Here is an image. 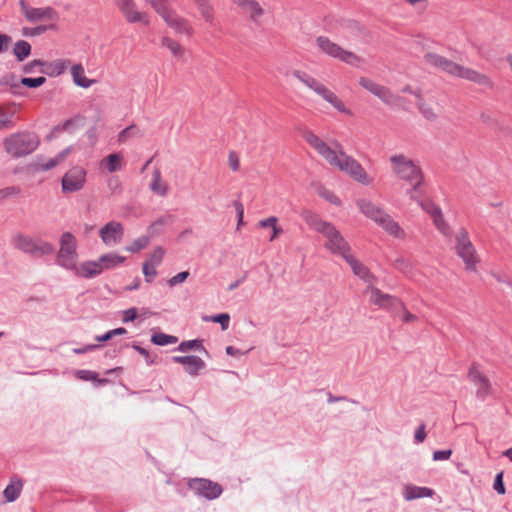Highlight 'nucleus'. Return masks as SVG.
I'll use <instances>...</instances> for the list:
<instances>
[{
	"label": "nucleus",
	"mask_w": 512,
	"mask_h": 512,
	"mask_svg": "<svg viewBox=\"0 0 512 512\" xmlns=\"http://www.w3.org/2000/svg\"><path fill=\"white\" fill-rule=\"evenodd\" d=\"M13 54L18 62H23L31 54V45L25 40H19L14 44Z\"/></svg>",
	"instance_id": "f704fd0d"
},
{
	"label": "nucleus",
	"mask_w": 512,
	"mask_h": 512,
	"mask_svg": "<svg viewBox=\"0 0 512 512\" xmlns=\"http://www.w3.org/2000/svg\"><path fill=\"white\" fill-rule=\"evenodd\" d=\"M434 494V490L428 487H420L415 485H407L404 490V498L407 501L431 497Z\"/></svg>",
	"instance_id": "bb28decb"
},
{
	"label": "nucleus",
	"mask_w": 512,
	"mask_h": 512,
	"mask_svg": "<svg viewBox=\"0 0 512 512\" xmlns=\"http://www.w3.org/2000/svg\"><path fill=\"white\" fill-rule=\"evenodd\" d=\"M76 271L79 276L85 279H91L99 276L104 271V268L100 263L99 257L97 260L84 261Z\"/></svg>",
	"instance_id": "4be33fe9"
},
{
	"label": "nucleus",
	"mask_w": 512,
	"mask_h": 512,
	"mask_svg": "<svg viewBox=\"0 0 512 512\" xmlns=\"http://www.w3.org/2000/svg\"><path fill=\"white\" fill-rule=\"evenodd\" d=\"M126 258L115 252H109L100 256V263L103 265L105 270H112L121 266L125 262Z\"/></svg>",
	"instance_id": "c85d7f7f"
},
{
	"label": "nucleus",
	"mask_w": 512,
	"mask_h": 512,
	"mask_svg": "<svg viewBox=\"0 0 512 512\" xmlns=\"http://www.w3.org/2000/svg\"><path fill=\"white\" fill-rule=\"evenodd\" d=\"M323 99L325 101H327L328 103H330L339 112L351 115V111L346 108L344 103L331 90L325 95V97Z\"/></svg>",
	"instance_id": "79ce46f5"
},
{
	"label": "nucleus",
	"mask_w": 512,
	"mask_h": 512,
	"mask_svg": "<svg viewBox=\"0 0 512 512\" xmlns=\"http://www.w3.org/2000/svg\"><path fill=\"white\" fill-rule=\"evenodd\" d=\"M165 255V250L161 246H157L153 252L149 255V258L146 262L151 265L158 266L161 264L163 257Z\"/></svg>",
	"instance_id": "49530a36"
},
{
	"label": "nucleus",
	"mask_w": 512,
	"mask_h": 512,
	"mask_svg": "<svg viewBox=\"0 0 512 512\" xmlns=\"http://www.w3.org/2000/svg\"><path fill=\"white\" fill-rule=\"evenodd\" d=\"M39 143L38 136L31 132L13 133L3 141L5 151L13 158L31 154L37 149Z\"/></svg>",
	"instance_id": "7ed1b4c3"
},
{
	"label": "nucleus",
	"mask_w": 512,
	"mask_h": 512,
	"mask_svg": "<svg viewBox=\"0 0 512 512\" xmlns=\"http://www.w3.org/2000/svg\"><path fill=\"white\" fill-rule=\"evenodd\" d=\"M157 266L151 265L148 262H144L142 266V271L145 276V281L151 283L154 277L157 275Z\"/></svg>",
	"instance_id": "3c124183"
},
{
	"label": "nucleus",
	"mask_w": 512,
	"mask_h": 512,
	"mask_svg": "<svg viewBox=\"0 0 512 512\" xmlns=\"http://www.w3.org/2000/svg\"><path fill=\"white\" fill-rule=\"evenodd\" d=\"M303 139L314 148L326 161L334 159L335 150L330 148L323 140L309 129H304L301 133Z\"/></svg>",
	"instance_id": "f3484780"
},
{
	"label": "nucleus",
	"mask_w": 512,
	"mask_h": 512,
	"mask_svg": "<svg viewBox=\"0 0 512 512\" xmlns=\"http://www.w3.org/2000/svg\"><path fill=\"white\" fill-rule=\"evenodd\" d=\"M86 137L90 142L91 146H94L98 140L97 128L95 126L91 127L86 132Z\"/></svg>",
	"instance_id": "774afa93"
},
{
	"label": "nucleus",
	"mask_w": 512,
	"mask_h": 512,
	"mask_svg": "<svg viewBox=\"0 0 512 512\" xmlns=\"http://www.w3.org/2000/svg\"><path fill=\"white\" fill-rule=\"evenodd\" d=\"M69 65L70 61L68 59H56L51 62L42 60V67L39 69V72L49 77H57L63 74Z\"/></svg>",
	"instance_id": "aec40b11"
},
{
	"label": "nucleus",
	"mask_w": 512,
	"mask_h": 512,
	"mask_svg": "<svg viewBox=\"0 0 512 512\" xmlns=\"http://www.w3.org/2000/svg\"><path fill=\"white\" fill-rule=\"evenodd\" d=\"M151 238L149 234L141 236L128 245L125 250L130 253H138L149 245Z\"/></svg>",
	"instance_id": "ea45409f"
},
{
	"label": "nucleus",
	"mask_w": 512,
	"mask_h": 512,
	"mask_svg": "<svg viewBox=\"0 0 512 512\" xmlns=\"http://www.w3.org/2000/svg\"><path fill=\"white\" fill-rule=\"evenodd\" d=\"M228 163H229L230 168L233 171L236 172V171L239 170V168H240V161H239V157H238L236 152H234V151H230L229 152Z\"/></svg>",
	"instance_id": "680f3d73"
},
{
	"label": "nucleus",
	"mask_w": 512,
	"mask_h": 512,
	"mask_svg": "<svg viewBox=\"0 0 512 512\" xmlns=\"http://www.w3.org/2000/svg\"><path fill=\"white\" fill-rule=\"evenodd\" d=\"M137 131V128L135 125H130L128 127H126L125 129H123L119 135H118V141L120 143H123L127 140V138L133 134V132Z\"/></svg>",
	"instance_id": "0e129e2a"
},
{
	"label": "nucleus",
	"mask_w": 512,
	"mask_h": 512,
	"mask_svg": "<svg viewBox=\"0 0 512 512\" xmlns=\"http://www.w3.org/2000/svg\"><path fill=\"white\" fill-rule=\"evenodd\" d=\"M20 192H21L20 188H18L16 186H9V187L0 189V202L10 196L18 195Z\"/></svg>",
	"instance_id": "6e6d98bb"
},
{
	"label": "nucleus",
	"mask_w": 512,
	"mask_h": 512,
	"mask_svg": "<svg viewBox=\"0 0 512 512\" xmlns=\"http://www.w3.org/2000/svg\"><path fill=\"white\" fill-rule=\"evenodd\" d=\"M203 368H205L204 361L200 357L192 355L190 361L187 362V365L184 369L190 375H197L198 372Z\"/></svg>",
	"instance_id": "37998d69"
},
{
	"label": "nucleus",
	"mask_w": 512,
	"mask_h": 512,
	"mask_svg": "<svg viewBox=\"0 0 512 512\" xmlns=\"http://www.w3.org/2000/svg\"><path fill=\"white\" fill-rule=\"evenodd\" d=\"M423 58L426 64L439 69L440 71H443L448 60V58L433 52H427Z\"/></svg>",
	"instance_id": "e433bc0d"
},
{
	"label": "nucleus",
	"mask_w": 512,
	"mask_h": 512,
	"mask_svg": "<svg viewBox=\"0 0 512 512\" xmlns=\"http://www.w3.org/2000/svg\"><path fill=\"white\" fill-rule=\"evenodd\" d=\"M123 319L122 321L124 323L131 322L136 319L137 317V309L136 308H129L125 311H123Z\"/></svg>",
	"instance_id": "338daca9"
},
{
	"label": "nucleus",
	"mask_w": 512,
	"mask_h": 512,
	"mask_svg": "<svg viewBox=\"0 0 512 512\" xmlns=\"http://www.w3.org/2000/svg\"><path fill=\"white\" fill-rule=\"evenodd\" d=\"M172 221H173L172 215L161 216L149 225L147 232L151 237H154L161 233L162 226H164L168 223H171Z\"/></svg>",
	"instance_id": "4c0bfd02"
},
{
	"label": "nucleus",
	"mask_w": 512,
	"mask_h": 512,
	"mask_svg": "<svg viewBox=\"0 0 512 512\" xmlns=\"http://www.w3.org/2000/svg\"><path fill=\"white\" fill-rule=\"evenodd\" d=\"M468 377L478 388L476 395L480 399H485L490 393V381L489 379L479 370V365L473 363L469 369Z\"/></svg>",
	"instance_id": "a211bd4d"
},
{
	"label": "nucleus",
	"mask_w": 512,
	"mask_h": 512,
	"mask_svg": "<svg viewBox=\"0 0 512 512\" xmlns=\"http://www.w3.org/2000/svg\"><path fill=\"white\" fill-rule=\"evenodd\" d=\"M11 244L15 249L35 258L51 255L55 252V247L50 242L20 232L12 236Z\"/></svg>",
	"instance_id": "39448f33"
},
{
	"label": "nucleus",
	"mask_w": 512,
	"mask_h": 512,
	"mask_svg": "<svg viewBox=\"0 0 512 512\" xmlns=\"http://www.w3.org/2000/svg\"><path fill=\"white\" fill-rule=\"evenodd\" d=\"M442 72L456 78L473 82L488 89L494 88V82L488 75L455 63L449 59L447 60Z\"/></svg>",
	"instance_id": "423d86ee"
},
{
	"label": "nucleus",
	"mask_w": 512,
	"mask_h": 512,
	"mask_svg": "<svg viewBox=\"0 0 512 512\" xmlns=\"http://www.w3.org/2000/svg\"><path fill=\"white\" fill-rule=\"evenodd\" d=\"M99 236L105 245H117L122 241L124 236V227L122 223L118 221H110L101 227Z\"/></svg>",
	"instance_id": "2eb2a0df"
},
{
	"label": "nucleus",
	"mask_w": 512,
	"mask_h": 512,
	"mask_svg": "<svg viewBox=\"0 0 512 512\" xmlns=\"http://www.w3.org/2000/svg\"><path fill=\"white\" fill-rule=\"evenodd\" d=\"M19 6L22 14L25 16L27 21L34 23L42 20L58 21L59 14L57 11L48 6L42 8H34L28 5L26 0H19Z\"/></svg>",
	"instance_id": "ddd939ff"
},
{
	"label": "nucleus",
	"mask_w": 512,
	"mask_h": 512,
	"mask_svg": "<svg viewBox=\"0 0 512 512\" xmlns=\"http://www.w3.org/2000/svg\"><path fill=\"white\" fill-rule=\"evenodd\" d=\"M210 321L219 323L221 325L222 330H226L230 324V316L227 313H220L213 315L209 318Z\"/></svg>",
	"instance_id": "8fccbe9b"
},
{
	"label": "nucleus",
	"mask_w": 512,
	"mask_h": 512,
	"mask_svg": "<svg viewBox=\"0 0 512 512\" xmlns=\"http://www.w3.org/2000/svg\"><path fill=\"white\" fill-rule=\"evenodd\" d=\"M116 4L125 19L129 23L142 22L145 25L149 24V19L146 13L139 12L136 9L134 0H116Z\"/></svg>",
	"instance_id": "dca6fc26"
},
{
	"label": "nucleus",
	"mask_w": 512,
	"mask_h": 512,
	"mask_svg": "<svg viewBox=\"0 0 512 512\" xmlns=\"http://www.w3.org/2000/svg\"><path fill=\"white\" fill-rule=\"evenodd\" d=\"M390 163L394 174L401 180L410 184L411 188L407 190L409 198H416V193L424 182L422 169L412 159L404 154H395L390 157Z\"/></svg>",
	"instance_id": "f03ea898"
},
{
	"label": "nucleus",
	"mask_w": 512,
	"mask_h": 512,
	"mask_svg": "<svg viewBox=\"0 0 512 512\" xmlns=\"http://www.w3.org/2000/svg\"><path fill=\"white\" fill-rule=\"evenodd\" d=\"M163 20L178 33L188 34L189 28L187 22L173 12H169Z\"/></svg>",
	"instance_id": "cd10ccee"
},
{
	"label": "nucleus",
	"mask_w": 512,
	"mask_h": 512,
	"mask_svg": "<svg viewBox=\"0 0 512 512\" xmlns=\"http://www.w3.org/2000/svg\"><path fill=\"white\" fill-rule=\"evenodd\" d=\"M75 375L80 380L93 381L95 387L103 386L109 382L106 378H99L98 373L91 370H78Z\"/></svg>",
	"instance_id": "72a5a7b5"
},
{
	"label": "nucleus",
	"mask_w": 512,
	"mask_h": 512,
	"mask_svg": "<svg viewBox=\"0 0 512 512\" xmlns=\"http://www.w3.org/2000/svg\"><path fill=\"white\" fill-rule=\"evenodd\" d=\"M233 206L235 208V211H236V214H237V229L240 228V226L244 223L243 222V218H244V206L243 204L238 201V200H235L233 202Z\"/></svg>",
	"instance_id": "4d7b16f0"
},
{
	"label": "nucleus",
	"mask_w": 512,
	"mask_h": 512,
	"mask_svg": "<svg viewBox=\"0 0 512 512\" xmlns=\"http://www.w3.org/2000/svg\"><path fill=\"white\" fill-rule=\"evenodd\" d=\"M55 28H56L55 24L39 25V26L32 27V28L24 27L22 29V34L26 37H34V36H38V35L45 33L47 30H51V29H55Z\"/></svg>",
	"instance_id": "a18cd8bd"
},
{
	"label": "nucleus",
	"mask_w": 512,
	"mask_h": 512,
	"mask_svg": "<svg viewBox=\"0 0 512 512\" xmlns=\"http://www.w3.org/2000/svg\"><path fill=\"white\" fill-rule=\"evenodd\" d=\"M359 85L373 95H375L378 89L381 87L380 84L374 82L373 80L367 77H361L359 79Z\"/></svg>",
	"instance_id": "de8ad7c7"
},
{
	"label": "nucleus",
	"mask_w": 512,
	"mask_h": 512,
	"mask_svg": "<svg viewBox=\"0 0 512 512\" xmlns=\"http://www.w3.org/2000/svg\"><path fill=\"white\" fill-rule=\"evenodd\" d=\"M327 162L331 166L337 167L339 170L348 173L356 181L362 184L367 185L370 183L368 175L363 167L354 158L348 156L342 151L339 154L335 151L334 159L327 160Z\"/></svg>",
	"instance_id": "6e6552de"
},
{
	"label": "nucleus",
	"mask_w": 512,
	"mask_h": 512,
	"mask_svg": "<svg viewBox=\"0 0 512 512\" xmlns=\"http://www.w3.org/2000/svg\"><path fill=\"white\" fill-rule=\"evenodd\" d=\"M71 74L74 83L82 88H89L95 80L84 76V68L81 64H75L71 67Z\"/></svg>",
	"instance_id": "c756f323"
},
{
	"label": "nucleus",
	"mask_w": 512,
	"mask_h": 512,
	"mask_svg": "<svg viewBox=\"0 0 512 512\" xmlns=\"http://www.w3.org/2000/svg\"><path fill=\"white\" fill-rule=\"evenodd\" d=\"M78 254L77 241L70 232H64L60 237V248L57 253L56 263L66 270L76 271Z\"/></svg>",
	"instance_id": "0eeeda50"
},
{
	"label": "nucleus",
	"mask_w": 512,
	"mask_h": 512,
	"mask_svg": "<svg viewBox=\"0 0 512 512\" xmlns=\"http://www.w3.org/2000/svg\"><path fill=\"white\" fill-rule=\"evenodd\" d=\"M302 219L315 231L321 233L326 239V248L333 254L346 258L350 254V246L339 230L330 223L322 220L311 210L301 212Z\"/></svg>",
	"instance_id": "f257e3e1"
},
{
	"label": "nucleus",
	"mask_w": 512,
	"mask_h": 512,
	"mask_svg": "<svg viewBox=\"0 0 512 512\" xmlns=\"http://www.w3.org/2000/svg\"><path fill=\"white\" fill-rule=\"evenodd\" d=\"M86 175L87 172L83 167H72L62 177V191L64 193H73L81 190L86 183Z\"/></svg>",
	"instance_id": "4468645a"
},
{
	"label": "nucleus",
	"mask_w": 512,
	"mask_h": 512,
	"mask_svg": "<svg viewBox=\"0 0 512 512\" xmlns=\"http://www.w3.org/2000/svg\"><path fill=\"white\" fill-rule=\"evenodd\" d=\"M318 48L326 55L339 59L340 61L353 64L359 61V57L354 53L343 49L337 43L331 41L326 36H319L316 39Z\"/></svg>",
	"instance_id": "1a4fd4ad"
},
{
	"label": "nucleus",
	"mask_w": 512,
	"mask_h": 512,
	"mask_svg": "<svg viewBox=\"0 0 512 512\" xmlns=\"http://www.w3.org/2000/svg\"><path fill=\"white\" fill-rule=\"evenodd\" d=\"M232 2L244 11L249 12L250 19L253 22H257L258 18L264 14L263 8L256 0H232Z\"/></svg>",
	"instance_id": "b1692460"
},
{
	"label": "nucleus",
	"mask_w": 512,
	"mask_h": 512,
	"mask_svg": "<svg viewBox=\"0 0 512 512\" xmlns=\"http://www.w3.org/2000/svg\"><path fill=\"white\" fill-rule=\"evenodd\" d=\"M154 10L164 18L170 11L165 5L166 0H148Z\"/></svg>",
	"instance_id": "603ef678"
},
{
	"label": "nucleus",
	"mask_w": 512,
	"mask_h": 512,
	"mask_svg": "<svg viewBox=\"0 0 512 512\" xmlns=\"http://www.w3.org/2000/svg\"><path fill=\"white\" fill-rule=\"evenodd\" d=\"M451 449L446 450H436L433 452V460L434 461H441V460H448L452 455Z\"/></svg>",
	"instance_id": "e2e57ef3"
},
{
	"label": "nucleus",
	"mask_w": 512,
	"mask_h": 512,
	"mask_svg": "<svg viewBox=\"0 0 512 512\" xmlns=\"http://www.w3.org/2000/svg\"><path fill=\"white\" fill-rule=\"evenodd\" d=\"M345 261L350 265L353 273L358 276L360 279L367 283H371L374 276L371 274L369 269L360 261L355 259L353 255L349 254L346 258H344Z\"/></svg>",
	"instance_id": "5701e85b"
},
{
	"label": "nucleus",
	"mask_w": 512,
	"mask_h": 512,
	"mask_svg": "<svg viewBox=\"0 0 512 512\" xmlns=\"http://www.w3.org/2000/svg\"><path fill=\"white\" fill-rule=\"evenodd\" d=\"M357 205L366 217L375 221L389 234L397 238L404 236V231L400 225L395 222L389 214L371 201L361 199L357 201Z\"/></svg>",
	"instance_id": "20e7f679"
},
{
	"label": "nucleus",
	"mask_w": 512,
	"mask_h": 512,
	"mask_svg": "<svg viewBox=\"0 0 512 512\" xmlns=\"http://www.w3.org/2000/svg\"><path fill=\"white\" fill-rule=\"evenodd\" d=\"M188 488L194 492L198 497H203L207 500H214L218 498L223 488L219 483L213 482L205 478H193L187 483Z\"/></svg>",
	"instance_id": "9d476101"
},
{
	"label": "nucleus",
	"mask_w": 512,
	"mask_h": 512,
	"mask_svg": "<svg viewBox=\"0 0 512 512\" xmlns=\"http://www.w3.org/2000/svg\"><path fill=\"white\" fill-rule=\"evenodd\" d=\"M151 342L158 346H166L169 344H176L178 342V338L173 335L158 332L152 335Z\"/></svg>",
	"instance_id": "a19ab883"
},
{
	"label": "nucleus",
	"mask_w": 512,
	"mask_h": 512,
	"mask_svg": "<svg viewBox=\"0 0 512 512\" xmlns=\"http://www.w3.org/2000/svg\"><path fill=\"white\" fill-rule=\"evenodd\" d=\"M293 76L297 78L299 81H301L305 86L313 90L315 93H317L322 98L325 97V95L330 91L325 85L320 83L317 79L310 76L309 74L300 71V70H294Z\"/></svg>",
	"instance_id": "6ab92c4d"
},
{
	"label": "nucleus",
	"mask_w": 512,
	"mask_h": 512,
	"mask_svg": "<svg viewBox=\"0 0 512 512\" xmlns=\"http://www.w3.org/2000/svg\"><path fill=\"white\" fill-rule=\"evenodd\" d=\"M103 163L106 166V169L108 172L113 173L121 169L122 167V157L118 153H113L108 155L104 160Z\"/></svg>",
	"instance_id": "58836bf2"
},
{
	"label": "nucleus",
	"mask_w": 512,
	"mask_h": 512,
	"mask_svg": "<svg viewBox=\"0 0 512 512\" xmlns=\"http://www.w3.org/2000/svg\"><path fill=\"white\" fill-rule=\"evenodd\" d=\"M161 43L162 46L168 48L176 57H181L184 54V48L177 41L169 37H163Z\"/></svg>",
	"instance_id": "c03bdc74"
},
{
	"label": "nucleus",
	"mask_w": 512,
	"mask_h": 512,
	"mask_svg": "<svg viewBox=\"0 0 512 512\" xmlns=\"http://www.w3.org/2000/svg\"><path fill=\"white\" fill-rule=\"evenodd\" d=\"M150 189L160 196H165L168 192V187L161 183V172L158 168H155L152 173Z\"/></svg>",
	"instance_id": "c9c22d12"
},
{
	"label": "nucleus",
	"mask_w": 512,
	"mask_h": 512,
	"mask_svg": "<svg viewBox=\"0 0 512 512\" xmlns=\"http://www.w3.org/2000/svg\"><path fill=\"white\" fill-rule=\"evenodd\" d=\"M189 275H190L189 271H182V272L176 274L175 276L171 277L167 283L170 287H174L178 284L185 282L187 280V278L189 277Z\"/></svg>",
	"instance_id": "5fc2aeb1"
},
{
	"label": "nucleus",
	"mask_w": 512,
	"mask_h": 512,
	"mask_svg": "<svg viewBox=\"0 0 512 512\" xmlns=\"http://www.w3.org/2000/svg\"><path fill=\"white\" fill-rule=\"evenodd\" d=\"M23 488V480L14 475L10 478V483L3 491L4 498L7 502H14L21 494Z\"/></svg>",
	"instance_id": "393cba45"
},
{
	"label": "nucleus",
	"mask_w": 512,
	"mask_h": 512,
	"mask_svg": "<svg viewBox=\"0 0 512 512\" xmlns=\"http://www.w3.org/2000/svg\"><path fill=\"white\" fill-rule=\"evenodd\" d=\"M46 82V78L43 76L37 78L23 77L20 80V83L28 88H38L42 86Z\"/></svg>",
	"instance_id": "09e8293b"
},
{
	"label": "nucleus",
	"mask_w": 512,
	"mask_h": 512,
	"mask_svg": "<svg viewBox=\"0 0 512 512\" xmlns=\"http://www.w3.org/2000/svg\"><path fill=\"white\" fill-rule=\"evenodd\" d=\"M41 67H42V60H33V61H30L29 63L23 65L22 71L26 74H31V73H34L37 68L39 70Z\"/></svg>",
	"instance_id": "052dcab7"
},
{
	"label": "nucleus",
	"mask_w": 512,
	"mask_h": 512,
	"mask_svg": "<svg viewBox=\"0 0 512 512\" xmlns=\"http://www.w3.org/2000/svg\"><path fill=\"white\" fill-rule=\"evenodd\" d=\"M85 117L81 114H77L72 118L65 120L64 122L54 126L52 132H68L73 133L77 128L84 125Z\"/></svg>",
	"instance_id": "a878e982"
},
{
	"label": "nucleus",
	"mask_w": 512,
	"mask_h": 512,
	"mask_svg": "<svg viewBox=\"0 0 512 512\" xmlns=\"http://www.w3.org/2000/svg\"><path fill=\"white\" fill-rule=\"evenodd\" d=\"M378 97L384 104L388 106H396L402 100L398 95H395L389 88L381 85L377 93L374 95Z\"/></svg>",
	"instance_id": "2f4dec72"
},
{
	"label": "nucleus",
	"mask_w": 512,
	"mask_h": 512,
	"mask_svg": "<svg viewBox=\"0 0 512 512\" xmlns=\"http://www.w3.org/2000/svg\"><path fill=\"white\" fill-rule=\"evenodd\" d=\"M203 342V339L182 341L176 348L173 349V352H186L187 350H194L195 352H207Z\"/></svg>",
	"instance_id": "473e14b6"
},
{
	"label": "nucleus",
	"mask_w": 512,
	"mask_h": 512,
	"mask_svg": "<svg viewBox=\"0 0 512 512\" xmlns=\"http://www.w3.org/2000/svg\"><path fill=\"white\" fill-rule=\"evenodd\" d=\"M203 19L210 25L214 22L213 7L208 5L199 9Z\"/></svg>",
	"instance_id": "bf43d9fd"
},
{
	"label": "nucleus",
	"mask_w": 512,
	"mask_h": 512,
	"mask_svg": "<svg viewBox=\"0 0 512 512\" xmlns=\"http://www.w3.org/2000/svg\"><path fill=\"white\" fill-rule=\"evenodd\" d=\"M456 251L457 255L464 261L466 269L475 270V249L465 229H460L456 235Z\"/></svg>",
	"instance_id": "9b49d317"
},
{
	"label": "nucleus",
	"mask_w": 512,
	"mask_h": 512,
	"mask_svg": "<svg viewBox=\"0 0 512 512\" xmlns=\"http://www.w3.org/2000/svg\"><path fill=\"white\" fill-rule=\"evenodd\" d=\"M15 112L10 107L0 104V126L2 130L12 129L16 126L14 121Z\"/></svg>",
	"instance_id": "7c9ffc66"
},
{
	"label": "nucleus",
	"mask_w": 512,
	"mask_h": 512,
	"mask_svg": "<svg viewBox=\"0 0 512 512\" xmlns=\"http://www.w3.org/2000/svg\"><path fill=\"white\" fill-rule=\"evenodd\" d=\"M423 191L422 188H420V192L416 193V198H410L413 201H416L418 205L426 212L428 213L435 224V226L444 234H449V227L447 223L444 220L442 211L438 205H436L432 200L430 199H422Z\"/></svg>",
	"instance_id": "f8f14e48"
},
{
	"label": "nucleus",
	"mask_w": 512,
	"mask_h": 512,
	"mask_svg": "<svg viewBox=\"0 0 512 512\" xmlns=\"http://www.w3.org/2000/svg\"><path fill=\"white\" fill-rule=\"evenodd\" d=\"M493 488L500 495H504L506 493V488L503 482V471L496 474Z\"/></svg>",
	"instance_id": "864d4df0"
},
{
	"label": "nucleus",
	"mask_w": 512,
	"mask_h": 512,
	"mask_svg": "<svg viewBox=\"0 0 512 512\" xmlns=\"http://www.w3.org/2000/svg\"><path fill=\"white\" fill-rule=\"evenodd\" d=\"M425 424L422 423L415 431L414 439L416 443H422L426 438Z\"/></svg>",
	"instance_id": "69168bd1"
},
{
	"label": "nucleus",
	"mask_w": 512,
	"mask_h": 512,
	"mask_svg": "<svg viewBox=\"0 0 512 512\" xmlns=\"http://www.w3.org/2000/svg\"><path fill=\"white\" fill-rule=\"evenodd\" d=\"M419 110L427 120L434 121L437 118L433 108L419 103Z\"/></svg>",
	"instance_id": "13d9d810"
},
{
	"label": "nucleus",
	"mask_w": 512,
	"mask_h": 512,
	"mask_svg": "<svg viewBox=\"0 0 512 512\" xmlns=\"http://www.w3.org/2000/svg\"><path fill=\"white\" fill-rule=\"evenodd\" d=\"M373 293V303L382 308H394L398 309L402 307V302L399 298L382 293L378 288H370Z\"/></svg>",
	"instance_id": "412c9836"
}]
</instances>
